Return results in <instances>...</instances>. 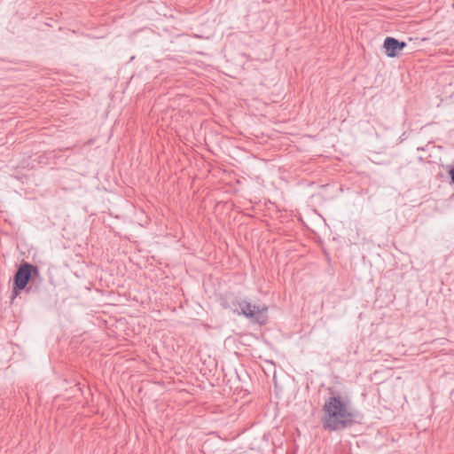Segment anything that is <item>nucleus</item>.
<instances>
[{
    "mask_svg": "<svg viewBox=\"0 0 454 454\" xmlns=\"http://www.w3.org/2000/svg\"><path fill=\"white\" fill-rule=\"evenodd\" d=\"M324 411L329 421L334 423L335 426L360 424L363 419V414L354 407L351 402L347 397L339 395L330 396L325 401Z\"/></svg>",
    "mask_w": 454,
    "mask_h": 454,
    "instance_id": "1",
    "label": "nucleus"
},
{
    "mask_svg": "<svg viewBox=\"0 0 454 454\" xmlns=\"http://www.w3.org/2000/svg\"><path fill=\"white\" fill-rule=\"evenodd\" d=\"M39 275V270L36 266L23 262L18 268L13 278L12 299L15 298L21 290L25 289L33 276Z\"/></svg>",
    "mask_w": 454,
    "mask_h": 454,
    "instance_id": "2",
    "label": "nucleus"
},
{
    "mask_svg": "<svg viewBox=\"0 0 454 454\" xmlns=\"http://www.w3.org/2000/svg\"><path fill=\"white\" fill-rule=\"evenodd\" d=\"M241 314L252 321L263 325L267 320V308L253 305L246 300L238 302Z\"/></svg>",
    "mask_w": 454,
    "mask_h": 454,
    "instance_id": "3",
    "label": "nucleus"
},
{
    "mask_svg": "<svg viewBox=\"0 0 454 454\" xmlns=\"http://www.w3.org/2000/svg\"><path fill=\"white\" fill-rule=\"evenodd\" d=\"M406 46L407 44L405 42L399 41L391 36L386 37L383 43L385 53L388 58H395L398 56L400 51H402Z\"/></svg>",
    "mask_w": 454,
    "mask_h": 454,
    "instance_id": "4",
    "label": "nucleus"
},
{
    "mask_svg": "<svg viewBox=\"0 0 454 454\" xmlns=\"http://www.w3.org/2000/svg\"><path fill=\"white\" fill-rule=\"evenodd\" d=\"M449 175L450 176L451 183L454 184V167L450 169Z\"/></svg>",
    "mask_w": 454,
    "mask_h": 454,
    "instance_id": "5",
    "label": "nucleus"
}]
</instances>
